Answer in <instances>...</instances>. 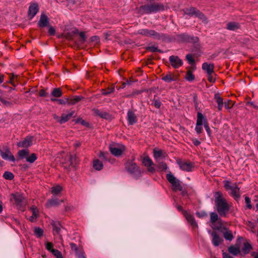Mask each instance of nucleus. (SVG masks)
<instances>
[{
  "label": "nucleus",
  "instance_id": "38",
  "mask_svg": "<svg viewBox=\"0 0 258 258\" xmlns=\"http://www.w3.org/2000/svg\"><path fill=\"white\" fill-rule=\"evenodd\" d=\"M37 155L35 153H32L26 158V161L30 163H34L37 160Z\"/></svg>",
  "mask_w": 258,
  "mask_h": 258
},
{
  "label": "nucleus",
  "instance_id": "17",
  "mask_svg": "<svg viewBox=\"0 0 258 258\" xmlns=\"http://www.w3.org/2000/svg\"><path fill=\"white\" fill-rule=\"evenodd\" d=\"M39 11V8L37 4L34 3L31 4L29 8L28 15L32 19L33 18L37 13Z\"/></svg>",
  "mask_w": 258,
  "mask_h": 258
},
{
  "label": "nucleus",
  "instance_id": "62",
  "mask_svg": "<svg viewBox=\"0 0 258 258\" xmlns=\"http://www.w3.org/2000/svg\"><path fill=\"white\" fill-rule=\"evenodd\" d=\"M152 104L157 108H159L161 106V102L159 100H155L154 99L153 100V102L152 103Z\"/></svg>",
  "mask_w": 258,
  "mask_h": 258
},
{
  "label": "nucleus",
  "instance_id": "1",
  "mask_svg": "<svg viewBox=\"0 0 258 258\" xmlns=\"http://www.w3.org/2000/svg\"><path fill=\"white\" fill-rule=\"evenodd\" d=\"M215 205L218 213L221 217H227L230 211L231 205L227 203L221 191H217L214 194Z\"/></svg>",
  "mask_w": 258,
  "mask_h": 258
},
{
  "label": "nucleus",
  "instance_id": "9",
  "mask_svg": "<svg viewBox=\"0 0 258 258\" xmlns=\"http://www.w3.org/2000/svg\"><path fill=\"white\" fill-rule=\"evenodd\" d=\"M0 154L3 159L5 160H8L13 162L15 161L14 156L12 154L8 147H5L0 150Z\"/></svg>",
  "mask_w": 258,
  "mask_h": 258
},
{
  "label": "nucleus",
  "instance_id": "2",
  "mask_svg": "<svg viewBox=\"0 0 258 258\" xmlns=\"http://www.w3.org/2000/svg\"><path fill=\"white\" fill-rule=\"evenodd\" d=\"M166 9V7L162 3H152L141 6L139 8V12L142 15L151 14L164 11Z\"/></svg>",
  "mask_w": 258,
  "mask_h": 258
},
{
  "label": "nucleus",
  "instance_id": "26",
  "mask_svg": "<svg viewBox=\"0 0 258 258\" xmlns=\"http://www.w3.org/2000/svg\"><path fill=\"white\" fill-rule=\"evenodd\" d=\"M0 105L7 107H11L13 105V103L12 101L7 100L4 97L0 95Z\"/></svg>",
  "mask_w": 258,
  "mask_h": 258
},
{
  "label": "nucleus",
  "instance_id": "56",
  "mask_svg": "<svg viewBox=\"0 0 258 258\" xmlns=\"http://www.w3.org/2000/svg\"><path fill=\"white\" fill-rule=\"evenodd\" d=\"M47 27L48 28V34L50 36H53L55 34V29L50 24Z\"/></svg>",
  "mask_w": 258,
  "mask_h": 258
},
{
  "label": "nucleus",
  "instance_id": "33",
  "mask_svg": "<svg viewBox=\"0 0 258 258\" xmlns=\"http://www.w3.org/2000/svg\"><path fill=\"white\" fill-rule=\"evenodd\" d=\"M251 249L252 246L249 242H246L244 243L243 246L242 248V251L244 254L248 253Z\"/></svg>",
  "mask_w": 258,
  "mask_h": 258
},
{
  "label": "nucleus",
  "instance_id": "43",
  "mask_svg": "<svg viewBox=\"0 0 258 258\" xmlns=\"http://www.w3.org/2000/svg\"><path fill=\"white\" fill-rule=\"evenodd\" d=\"M62 190V187L60 185H57L53 187L51 189V193L54 196H56L59 194Z\"/></svg>",
  "mask_w": 258,
  "mask_h": 258
},
{
  "label": "nucleus",
  "instance_id": "3",
  "mask_svg": "<svg viewBox=\"0 0 258 258\" xmlns=\"http://www.w3.org/2000/svg\"><path fill=\"white\" fill-rule=\"evenodd\" d=\"M125 167L126 171L136 179L142 176V171L135 162V158L128 160L125 164Z\"/></svg>",
  "mask_w": 258,
  "mask_h": 258
},
{
  "label": "nucleus",
  "instance_id": "29",
  "mask_svg": "<svg viewBox=\"0 0 258 258\" xmlns=\"http://www.w3.org/2000/svg\"><path fill=\"white\" fill-rule=\"evenodd\" d=\"M93 167L95 170L100 171L102 169L103 167V164L99 159H96L93 162Z\"/></svg>",
  "mask_w": 258,
  "mask_h": 258
},
{
  "label": "nucleus",
  "instance_id": "30",
  "mask_svg": "<svg viewBox=\"0 0 258 258\" xmlns=\"http://www.w3.org/2000/svg\"><path fill=\"white\" fill-rule=\"evenodd\" d=\"M94 112L95 113V114L96 115L99 116L100 117H101L102 118H105V119H108L110 118V114L106 112L100 111L98 109H96L94 110Z\"/></svg>",
  "mask_w": 258,
  "mask_h": 258
},
{
  "label": "nucleus",
  "instance_id": "15",
  "mask_svg": "<svg viewBox=\"0 0 258 258\" xmlns=\"http://www.w3.org/2000/svg\"><path fill=\"white\" fill-rule=\"evenodd\" d=\"M32 140L33 137H27L23 141L18 142L17 146L19 147L28 148L32 145Z\"/></svg>",
  "mask_w": 258,
  "mask_h": 258
},
{
  "label": "nucleus",
  "instance_id": "51",
  "mask_svg": "<svg viewBox=\"0 0 258 258\" xmlns=\"http://www.w3.org/2000/svg\"><path fill=\"white\" fill-rule=\"evenodd\" d=\"M146 50H149L152 52H159L160 53H162V51L159 49L157 47H155L154 46H148L146 47Z\"/></svg>",
  "mask_w": 258,
  "mask_h": 258
},
{
  "label": "nucleus",
  "instance_id": "58",
  "mask_svg": "<svg viewBox=\"0 0 258 258\" xmlns=\"http://www.w3.org/2000/svg\"><path fill=\"white\" fill-rule=\"evenodd\" d=\"M53 244L52 242H47L45 244L46 248L49 251L52 253V250H55V249L53 248Z\"/></svg>",
  "mask_w": 258,
  "mask_h": 258
},
{
  "label": "nucleus",
  "instance_id": "7",
  "mask_svg": "<svg viewBox=\"0 0 258 258\" xmlns=\"http://www.w3.org/2000/svg\"><path fill=\"white\" fill-rule=\"evenodd\" d=\"M142 164L147 167V171L150 173H153L155 172V169L153 165L154 163L149 156H146L142 158Z\"/></svg>",
  "mask_w": 258,
  "mask_h": 258
},
{
  "label": "nucleus",
  "instance_id": "28",
  "mask_svg": "<svg viewBox=\"0 0 258 258\" xmlns=\"http://www.w3.org/2000/svg\"><path fill=\"white\" fill-rule=\"evenodd\" d=\"M153 156L155 159L158 160L161 158L165 157L163 150L154 149L153 150Z\"/></svg>",
  "mask_w": 258,
  "mask_h": 258
},
{
  "label": "nucleus",
  "instance_id": "27",
  "mask_svg": "<svg viewBox=\"0 0 258 258\" xmlns=\"http://www.w3.org/2000/svg\"><path fill=\"white\" fill-rule=\"evenodd\" d=\"M214 98L216 101L218 105V110H222L223 107L224 102L222 98H221L218 94H216L214 96Z\"/></svg>",
  "mask_w": 258,
  "mask_h": 258
},
{
  "label": "nucleus",
  "instance_id": "48",
  "mask_svg": "<svg viewBox=\"0 0 258 258\" xmlns=\"http://www.w3.org/2000/svg\"><path fill=\"white\" fill-rule=\"evenodd\" d=\"M34 233L37 237H41L43 234V231L39 227H36L34 229Z\"/></svg>",
  "mask_w": 258,
  "mask_h": 258
},
{
  "label": "nucleus",
  "instance_id": "18",
  "mask_svg": "<svg viewBox=\"0 0 258 258\" xmlns=\"http://www.w3.org/2000/svg\"><path fill=\"white\" fill-rule=\"evenodd\" d=\"M12 196L13 197L16 204L19 206L20 207L22 206L24 204V198L22 196V195L17 192L15 194H12Z\"/></svg>",
  "mask_w": 258,
  "mask_h": 258
},
{
  "label": "nucleus",
  "instance_id": "25",
  "mask_svg": "<svg viewBox=\"0 0 258 258\" xmlns=\"http://www.w3.org/2000/svg\"><path fill=\"white\" fill-rule=\"evenodd\" d=\"M51 224L53 228V233L54 235H59L61 230V226L58 222L52 221Z\"/></svg>",
  "mask_w": 258,
  "mask_h": 258
},
{
  "label": "nucleus",
  "instance_id": "44",
  "mask_svg": "<svg viewBox=\"0 0 258 258\" xmlns=\"http://www.w3.org/2000/svg\"><path fill=\"white\" fill-rule=\"evenodd\" d=\"M9 75L10 80L8 81V83H11L14 87H15L16 84H15L14 80H16V81H17L18 76L14 74H10Z\"/></svg>",
  "mask_w": 258,
  "mask_h": 258
},
{
  "label": "nucleus",
  "instance_id": "53",
  "mask_svg": "<svg viewBox=\"0 0 258 258\" xmlns=\"http://www.w3.org/2000/svg\"><path fill=\"white\" fill-rule=\"evenodd\" d=\"M166 178L170 183H172L173 181H174L176 179L175 177H174V176L170 172L167 174Z\"/></svg>",
  "mask_w": 258,
  "mask_h": 258
},
{
  "label": "nucleus",
  "instance_id": "52",
  "mask_svg": "<svg viewBox=\"0 0 258 258\" xmlns=\"http://www.w3.org/2000/svg\"><path fill=\"white\" fill-rule=\"evenodd\" d=\"M185 57L189 64L193 65L195 63V59L193 58L192 54H187L186 55Z\"/></svg>",
  "mask_w": 258,
  "mask_h": 258
},
{
  "label": "nucleus",
  "instance_id": "35",
  "mask_svg": "<svg viewBox=\"0 0 258 258\" xmlns=\"http://www.w3.org/2000/svg\"><path fill=\"white\" fill-rule=\"evenodd\" d=\"M198 9L194 7H191L189 8H186L184 9V12L185 14L189 15V16H192V15H196L197 12L198 11Z\"/></svg>",
  "mask_w": 258,
  "mask_h": 258
},
{
  "label": "nucleus",
  "instance_id": "11",
  "mask_svg": "<svg viewBox=\"0 0 258 258\" xmlns=\"http://www.w3.org/2000/svg\"><path fill=\"white\" fill-rule=\"evenodd\" d=\"M169 60L172 67L174 69H177L183 64L182 60L177 56L171 55Z\"/></svg>",
  "mask_w": 258,
  "mask_h": 258
},
{
  "label": "nucleus",
  "instance_id": "5",
  "mask_svg": "<svg viewBox=\"0 0 258 258\" xmlns=\"http://www.w3.org/2000/svg\"><path fill=\"white\" fill-rule=\"evenodd\" d=\"M138 34L157 40H161L165 37V35L163 33H159L155 30L148 29H140L138 31Z\"/></svg>",
  "mask_w": 258,
  "mask_h": 258
},
{
  "label": "nucleus",
  "instance_id": "21",
  "mask_svg": "<svg viewBox=\"0 0 258 258\" xmlns=\"http://www.w3.org/2000/svg\"><path fill=\"white\" fill-rule=\"evenodd\" d=\"M222 232L223 236L226 240L231 241L234 238V236L232 231L229 230L228 228L225 227L223 228V231Z\"/></svg>",
  "mask_w": 258,
  "mask_h": 258
},
{
  "label": "nucleus",
  "instance_id": "12",
  "mask_svg": "<svg viewBox=\"0 0 258 258\" xmlns=\"http://www.w3.org/2000/svg\"><path fill=\"white\" fill-rule=\"evenodd\" d=\"M50 24L48 17L44 13L41 14L39 20L38 22L37 26L42 29L47 27Z\"/></svg>",
  "mask_w": 258,
  "mask_h": 258
},
{
  "label": "nucleus",
  "instance_id": "37",
  "mask_svg": "<svg viewBox=\"0 0 258 258\" xmlns=\"http://www.w3.org/2000/svg\"><path fill=\"white\" fill-rule=\"evenodd\" d=\"M50 100L52 102L57 101L58 102L59 104H61V105H65L66 104H69V98H66L64 99H56L55 98H51L50 99Z\"/></svg>",
  "mask_w": 258,
  "mask_h": 258
},
{
  "label": "nucleus",
  "instance_id": "59",
  "mask_svg": "<svg viewBox=\"0 0 258 258\" xmlns=\"http://www.w3.org/2000/svg\"><path fill=\"white\" fill-rule=\"evenodd\" d=\"M76 122L77 123H81V124H82L85 126H89V123L88 122H86V121L82 119V118H78L76 120Z\"/></svg>",
  "mask_w": 258,
  "mask_h": 258
},
{
  "label": "nucleus",
  "instance_id": "36",
  "mask_svg": "<svg viewBox=\"0 0 258 258\" xmlns=\"http://www.w3.org/2000/svg\"><path fill=\"white\" fill-rule=\"evenodd\" d=\"M29 154V151L28 149H23L20 150L18 152V155L21 159L26 158Z\"/></svg>",
  "mask_w": 258,
  "mask_h": 258
},
{
  "label": "nucleus",
  "instance_id": "20",
  "mask_svg": "<svg viewBox=\"0 0 258 258\" xmlns=\"http://www.w3.org/2000/svg\"><path fill=\"white\" fill-rule=\"evenodd\" d=\"M74 114V111H72L68 114H62L58 122L60 124L64 123L68 121Z\"/></svg>",
  "mask_w": 258,
  "mask_h": 258
},
{
  "label": "nucleus",
  "instance_id": "61",
  "mask_svg": "<svg viewBox=\"0 0 258 258\" xmlns=\"http://www.w3.org/2000/svg\"><path fill=\"white\" fill-rule=\"evenodd\" d=\"M208 80L211 83H214L215 81V78L214 76L215 75V73L208 74Z\"/></svg>",
  "mask_w": 258,
  "mask_h": 258
},
{
  "label": "nucleus",
  "instance_id": "49",
  "mask_svg": "<svg viewBox=\"0 0 258 258\" xmlns=\"http://www.w3.org/2000/svg\"><path fill=\"white\" fill-rule=\"evenodd\" d=\"M3 177L8 180H12L14 178V174L9 171H5L4 173Z\"/></svg>",
  "mask_w": 258,
  "mask_h": 258
},
{
  "label": "nucleus",
  "instance_id": "16",
  "mask_svg": "<svg viewBox=\"0 0 258 258\" xmlns=\"http://www.w3.org/2000/svg\"><path fill=\"white\" fill-rule=\"evenodd\" d=\"M183 215L185 217L188 222L194 227H198V224L196 222L194 216L187 211H183Z\"/></svg>",
  "mask_w": 258,
  "mask_h": 258
},
{
  "label": "nucleus",
  "instance_id": "4",
  "mask_svg": "<svg viewBox=\"0 0 258 258\" xmlns=\"http://www.w3.org/2000/svg\"><path fill=\"white\" fill-rule=\"evenodd\" d=\"M224 187L227 190H230V192H229V195L232 196L235 201H238L240 195L239 194V188L237 185L236 183H234L233 185L230 184V181L226 180L224 181Z\"/></svg>",
  "mask_w": 258,
  "mask_h": 258
},
{
  "label": "nucleus",
  "instance_id": "23",
  "mask_svg": "<svg viewBox=\"0 0 258 258\" xmlns=\"http://www.w3.org/2000/svg\"><path fill=\"white\" fill-rule=\"evenodd\" d=\"M63 202V200H59L57 199H51L49 200L46 204L47 207H50L52 206H57Z\"/></svg>",
  "mask_w": 258,
  "mask_h": 258
},
{
  "label": "nucleus",
  "instance_id": "54",
  "mask_svg": "<svg viewBox=\"0 0 258 258\" xmlns=\"http://www.w3.org/2000/svg\"><path fill=\"white\" fill-rule=\"evenodd\" d=\"M52 253L56 258H63L61 252L57 249L52 250Z\"/></svg>",
  "mask_w": 258,
  "mask_h": 258
},
{
  "label": "nucleus",
  "instance_id": "10",
  "mask_svg": "<svg viewBox=\"0 0 258 258\" xmlns=\"http://www.w3.org/2000/svg\"><path fill=\"white\" fill-rule=\"evenodd\" d=\"M210 222L214 224L216 222H218V223L219 224V226H214L212 227L213 229L214 230H219L222 226V220L220 218H219L218 215L216 212H211L210 213Z\"/></svg>",
  "mask_w": 258,
  "mask_h": 258
},
{
  "label": "nucleus",
  "instance_id": "60",
  "mask_svg": "<svg viewBox=\"0 0 258 258\" xmlns=\"http://www.w3.org/2000/svg\"><path fill=\"white\" fill-rule=\"evenodd\" d=\"M204 127L209 136L211 135V131L207 120L204 121Z\"/></svg>",
  "mask_w": 258,
  "mask_h": 258
},
{
  "label": "nucleus",
  "instance_id": "13",
  "mask_svg": "<svg viewBox=\"0 0 258 258\" xmlns=\"http://www.w3.org/2000/svg\"><path fill=\"white\" fill-rule=\"evenodd\" d=\"M209 233L211 234L212 237V243L215 246H218L223 241V239L220 237L218 233L215 231H209Z\"/></svg>",
  "mask_w": 258,
  "mask_h": 258
},
{
  "label": "nucleus",
  "instance_id": "64",
  "mask_svg": "<svg viewBox=\"0 0 258 258\" xmlns=\"http://www.w3.org/2000/svg\"><path fill=\"white\" fill-rule=\"evenodd\" d=\"M245 202L247 205V208L249 209H251L252 208V205H251V201L250 198H249L248 197H245Z\"/></svg>",
  "mask_w": 258,
  "mask_h": 258
},
{
  "label": "nucleus",
  "instance_id": "22",
  "mask_svg": "<svg viewBox=\"0 0 258 258\" xmlns=\"http://www.w3.org/2000/svg\"><path fill=\"white\" fill-rule=\"evenodd\" d=\"M240 28L239 23L235 22H230L227 24L226 28L230 31H236Z\"/></svg>",
  "mask_w": 258,
  "mask_h": 258
},
{
  "label": "nucleus",
  "instance_id": "31",
  "mask_svg": "<svg viewBox=\"0 0 258 258\" xmlns=\"http://www.w3.org/2000/svg\"><path fill=\"white\" fill-rule=\"evenodd\" d=\"M173 186V190H179L181 191L182 189V187L180 184V181L176 179L172 183H171Z\"/></svg>",
  "mask_w": 258,
  "mask_h": 258
},
{
  "label": "nucleus",
  "instance_id": "34",
  "mask_svg": "<svg viewBox=\"0 0 258 258\" xmlns=\"http://www.w3.org/2000/svg\"><path fill=\"white\" fill-rule=\"evenodd\" d=\"M51 95L54 97L58 98L62 96V93L60 88H55L52 91Z\"/></svg>",
  "mask_w": 258,
  "mask_h": 258
},
{
  "label": "nucleus",
  "instance_id": "55",
  "mask_svg": "<svg viewBox=\"0 0 258 258\" xmlns=\"http://www.w3.org/2000/svg\"><path fill=\"white\" fill-rule=\"evenodd\" d=\"M158 167L159 169L161 170L165 171L168 168L167 164L163 162H160L158 164Z\"/></svg>",
  "mask_w": 258,
  "mask_h": 258
},
{
  "label": "nucleus",
  "instance_id": "6",
  "mask_svg": "<svg viewBox=\"0 0 258 258\" xmlns=\"http://www.w3.org/2000/svg\"><path fill=\"white\" fill-rule=\"evenodd\" d=\"M176 163L181 170L186 172L192 171L195 167V164L194 163L185 160L177 159L176 160Z\"/></svg>",
  "mask_w": 258,
  "mask_h": 258
},
{
  "label": "nucleus",
  "instance_id": "50",
  "mask_svg": "<svg viewBox=\"0 0 258 258\" xmlns=\"http://www.w3.org/2000/svg\"><path fill=\"white\" fill-rule=\"evenodd\" d=\"M82 98L80 96H76L73 99H69V105H73L80 101Z\"/></svg>",
  "mask_w": 258,
  "mask_h": 258
},
{
  "label": "nucleus",
  "instance_id": "63",
  "mask_svg": "<svg viewBox=\"0 0 258 258\" xmlns=\"http://www.w3.org/2000/svg\"><path fill=\"white\" fill-rule=\"evenodd\" d=\"M196 215L199 218H204L208 216L207 213L205 211L197 212Z\"/></svg>",
  "mask_w": 258,
  "mask_h": 258
},
{
  "label": "nucleus",
  "instance_id": "41",
  "mask_svg": "<svg viewBox=\"0 0 258 258\" xmlns=\"http://www.w3.org/2000/svg\"><path fill=\"white\" fill-rule=\"evenodd\" d=\"M196 17H198L199 19L202 20L203 22H204L205 23H208V20L206 17L199 10H198L197 12V13L195 15Z\"/></svg>",
  "mask_w": 258,
  "mask_h": 258
},
{
  "label": "nucleus",
  "instance_id": "40",
  "mask_svg": "<svg viewBox=\"0 0 258 258\" xmlns=\"http://www.w3.org/2000/svg\"><path fill=\"white\" fill-rule=\"evenodd\" d=\"M228 251L230 253L235 255L238 254L240 252L239 248L234 246H229L228 247Z\"/></svg>",
  "mask_w": 258,
  "mask_h": 258
},
{
  "label": "nucleus",
  "instance_id": "42",
  "mask_svg": "<svg viewBox=\"0 0 258 258\" xmlns=\"http://www.w3.org/2000/svg\"><path fill=\"white\" fill-rule=\"evenodd\" d=\"M31 210L32 211V215L29 217V220L30 221L33 222L38 216L37 214V209L35 207H33L31 208Z\"/></svg>",
  "mask_w": 258,
  "mask_h": 258
},
{
  "label": "nucleus",
  "instance_id": "39",
  "mask_svg": "<svg viewBox=\"0 0 258 258\" xmlns=\"http://www.w3.org/2000/svg\"><path fill=\"white\" fill-rule=\"evenodd\" d=\"M69 161L70 165L73 167H75L77 164V159L76 156L70 155L69 156Z\"/></svg>",
  "mask_w": 258,
  "mask_h": 258
},
{
  "label": "nucleus",
  "instance_id": "47",
  "mask_svg": "<svg viewBox=\"0 0 258 258\" xmlns=\"http://www.w3.org/2000/svg\"><path fill=\"white\" fill-rule=\"evenodd\" d=\"M185 79L189 82H191L195 80V76L190 71H188L186 73Z\"/></svg>",
  "mask_w": 258,
  "mask_h": 258
},
{
  "label": "nucleus",
  "instance_id": "8",
  "mask_svg": "<svg viewBox=\"0 0 258 258\" xmlns=\"http://www.w3.org/2000/svg\"><path fill=\"white\" fill-rule=\"evenodd\" d=\"M125 150V147L122 145H120L119 147L114 145L110 146L109 147V150L111 153L116 157L121 156Z\"/></svg>",
  "mask_w": 258,
  "mask_h": 258
},
{
  "label": "nucleus",
  "instance_id": "32",
  "mask_svg": "<svg viewBox=\"0 0 258 258\" xmlns=\"http://www.w3.org/2000/svg\"><path fill=\"white\" fill-rule=\"evenodd\" d=\"M205 120H207L205 116L203 115L202 113L198 112L197 114V120L196 124H197L198 125H202L203 124H204Z\"/></svg>",
  "mask_w": 258,
  "mask_h": 258
},
{
  "label": "nucleus",
  "instance_id": "46",
  "mask_svg": "<svg viewBox=\"0 0 258 258\" xmlns=\"http://www.w3.org/2000/svg\"><path fill=\"white\" fill-rule=\"evenodd\" d=\"M102 94L103 95H107L111 93H112L114 91V87H108L107 89H102Z\"/></svg>",
  "mask_w": 258,
  "mask_h": 258
},
{
  "label": "nucleus",
  "instance_id": "24",
  "mask_svg": "<svg viewBox=\"0 0 258 258\" xmlns=\"http://www.w3.org/2000/svg\"><path fill=\"white\" fill-rule=\"evenodd\" d=\"M70 246L71 249L76 252L78 258H86L84 252H78V248L76 244L74 243H71Z\"/></svg>",
  "mask_w": 258,
  "mask_h": 258
},
{
  "label": "nucleus",
  "instance_id": "19",
  "mask_svg": "<svg viewBox=\"0 0 258 258\" xmlns=\"http://www.w3.org/2000/svg\"><path fill=\"white\" fill-rule=\"evenodd\" d=\"M202 69L206 71L208 74H211L214 73V65L213 63H208L207 62H204L202 64Z\"/></svg>",
  "mask_w": 258,
  "mask_h": 258
},
{
  "label": "nucleus",
  "instance_id": "45",
  "mask_svg": "<svg viewBox=\"0 0 258 258\" xmlns=\"http://www.w3.org/2000/svg\"><path fill=\"white\" fill-rule=\"evenodd\" d=\"M162 79L166 83H170L174 81L173 77L170 73L162 77Z\"/></svg>",
  "mask_w": 258,
  "mask_h": 258
},
{
  "label": "nucleus",
  "instance_id": "14",
  "mask_svg": "<svg viewBox=\"0 0 258 258\" xmlns=\"http://www.w3.org/2000/svg\"><path fill=\"white\" fill-rule=\"evenodd\" d=\"M127 120L129 125H133L138 121V117L135 112L129 110L127 113Z\"/></svg>",
  "mask_w": 258,
  "mask_h": 258
},
{
  "label": "nucleus",
  "instance_id": "57",
  "mask_svg": "<svg viewBox=\"0 0 258 258\" xmlns=\"http://www.w3.org/2000/svg\"><path fill=\"white\" fill-rule=\"evenodd\" d=\"M81 39L80 40V42L81 44L84 43L86 41V37L85 35V33L84 32H81L79 33Z\"/></svg>",
  "mask_w": 258,
  "mask_h": 258
}]
</instances>
